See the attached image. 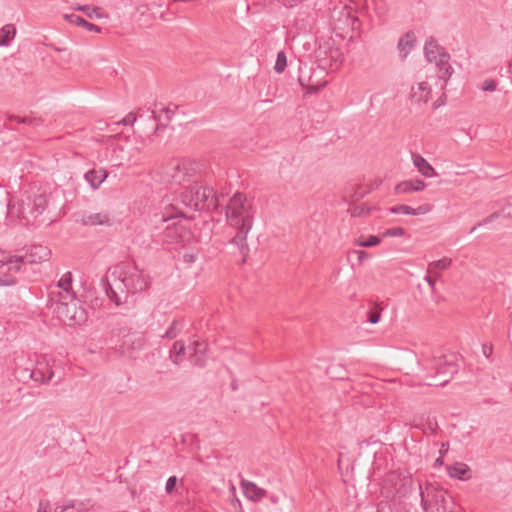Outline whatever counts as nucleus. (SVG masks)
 Instances as JSON below:
<instances>
[{
  "mask_svg": "<svg viewBox=\"0 0 512 512\" xmlns=\"http://www.w3.org/2000/svg\"><path fill=\"white\" fill-rule=\"evenodd\" d=\"M117 282L109 284L107 295L117 306L127 302L129 294L142 292L149 286V277L143 269L131 262H122L113 271Z\"/></svg>",
  "mask_w": 512,
  "mask_h": 512,
  "instance_id": "1",
  "label": "nucleus"
},
{
  "mask_svg": "<svg viewBox=\"0 0 512 512\" xmlns=\"http://www.w3.org/2000/svg\"><path fill=\"white\" fill-rule=\"evenodd\" d=\"M48 205V194L45 191L31 188L25 191L17 201L9 200L7 213L11 217H17L25 225H38L39 217Z\"/></svg>",
  "mask_w": 512,
  "mask_h": 512,
  "instance_id": "2",
  "label": "nucleus"
},
{
  "mask_svg": "<svg viewBox=\"0 0 512 512\" xmlns=\"http://www.w3.org/2000/svg\"><path fill=\"white\" fill-rule=\"evenodd\" d=\"M421 506L425 512H460L449 493L435 483L418 484Z\"/></svg>",
  "mask_w": 512,
  "mask_h": 512,
  "instance_id": "3",
  "label": "nucleus"
},
{
  "mask_svg": "<svg viewBox=\"0 0 512 512\" xmlns=\"http://www.w3.org/2000/svg\"><path fill=\"white\" fill-rule=\"evenodd\" d=\"M181 202L184 206L195 211L217 210L220 206L219 197L213 188L195 182L181 193Z\"/></svg>",
  "mask_w": 512,
  "mask_h": 512,
  "instance_id": "4",
  "label": "nucleus"
},
{
  "mask_svg": "<svg viewBox=\"0 0 512 512\" xmlns=\"http://www.w3.org/2000/svg\"><path fill=\"white\" fill-rule=\"evenodd\" d=\"M413 483L412 475L408 471H390L382 480L381 494L394 501L405 498L412 491Z\"/></svg>",
  "mask_w": 512,
  "mask_h": 512,
  "instance_id": "5",
  "label": "nucleus"
},
{
  "mask_svg": "<svg viewBox=\"0 0 512 512\" xmlns=\"http://www.w3.org/2000/svg\"><path fill=\"white\" fill-rule=\"evenodd\" d=\"M426 367L429 371L434 370V374H429V386H443L450 381L458 371L457 357L454 354L440 355L432 360H427Z\"/></svg>",
  "mask_w": 512,
  "mask_h": 512,
  "instance_id": "6",
  "label": "nucleus"
},
{
  "mask_svg": "<svg viewBox=\"0 0 512 512\" xmlns=\"http://www.w3.org/2000/svg\"><path fill=\"white\" fill-rule=\"evenodd\" d=\"M50 300L54 313L65 324L76 325L84 321V311L79 308L74 292H66L64 297L51 296Z\"/></svg>",
  "mask_w": 512,
  "mask_h": 512,
  "instance_id": "7",
  "label": "nucleus"
},
{
  "mask_svg": "<svg viewBox=\"0 0 512 512\" xmlns=\"http://www.w3.org/2000/svg\"><path fill=\"white\" fill-rule=\"evenodd\" d=\"M226 217L230 226L253 225L251 206L241 193H236L226 206Z\"/></svg>",
  "mask_w": 512,
  "mask_h": 512,
  "instance_id": "8",
  "label": "nucleus"
},
{
  "mask_svg": "<svg viewBox=\"0 0 512 512\" xmlns=\"http://www.w3.org/2000/svg\"><path fill=\"white\" fill-rule=\"evenodd\" d=\"M195 164L190 160H172L165 171L166 180L173 184H181L195 173Z\"/></svg>",
  "mask_w": 512,
  "mask_h": 512,
  "instance_id": "9",
  "label": "nucleus"
},
{
  "mask_svg": "<svg viewBox=\"0 0 512 512\" xmlns=\"http://www.w3.org/2000/svg\"><path fill=\"white\" fill-rule=\"evenodd\" d=\"M25 372L39 384H47L54 376L51 361L45 355L37 356L33 368L26 369Z\"/></svg>",
  "mask_w": 512,
  "mask_h": 512,
  "instance_id": "10",
  "label": "nucleus"
},
{
  "mask_svg": "<svg viewBox=\"0 0 512 512\" xmlns=\"http://www.w3.org/2000/svg\"><path fill=\"white\" fill-rule=\"evenodd\" d=\"M186 235V227L179 222H172L160 233V241L167 244L178 243L183 240Z\"/></svg>",
  "mask_w": 512,
  "mask_h": 512,
  "instance_id": "11",
  "label": "nucleus"
},
{
  "mask_svg": "<svg viewBox=\"0 0 512 512\" xmlns=\"http://www.w3.org/2000/svg\"><path fill=\"white\" fill-rule=\"evenodd\" d=\"M252 226L253 225H249L248 222L245 226H232L237 230V233L231 239V243L238 247L240 254L243 256L241 260L242 263L246 262V258L249 252V246L247 244L246 238Z\"/></svg>",
  "mask_w": 512,
  "mask_h": 512,
  "instance_id": "12",
  "label": "nucleus"
},
{
  "mask_svg": "<svg viewBox=\"0 0 512 512\" xmlns=\"http://www.w3.org/2000/svg\"><path fill=\"white\" fill-rule=\"evenodd\" d=\"M51 251L42 245L31 246L24 255H21L26 265L39 264L49 259Z\"/></svg>",
  "mask_w": 512,
  "mask_h": 512,
  "instance_id": "13",
  "label": "nucleus"
},
{
  "mask_svg": "<svg viewBox=\"0 0 512 512\" xmlns=\"http://www.w3.org/2000/svg\"><path fill=\"white\" fill-rule=\"evenodd\" d=\"M206 344L200 341H194L189 345L190 361L195 366L203 367L205 365Z\"/></svg>",
  "mask_w": 512,
  "mask_h": 512,
  "instance_id": "14",
  "label": "nucleus"
},
{
  "mask_svg": "<svg viewBox=\"0 0 512 512\" xmlns=\"http://www.w3.org/2000/svg\"><path fill=\"white\" fill-rule=\"evenodd\" d=\"M431 87L427 82H420L411 89V99L417 104H426L430 98Z\"/></svg>",
  "mask_w": 512,
  "mask_h": 512,
  "instance_id": "15",
  "label": "nucleus"
},
{
  "mask_svg": "<svg viewBox=\"0 0 512 512\" xmlns=\"http://www.w3.org/2000/svg\"><path fill=\"white\" fill-rule=\"evenodd\" d=\"M241 488L246 497L252 501H260L266 495V491L259 488L254 482L242 479Z\"/></svg>",
  "mask_w": 512,
  "mask_h": 512,
  "instance_id": "16",
  "label": "nucleus"
},
{
  "mask_svg": "<svg viewBox=\"0 0 512 512\" xmlns=\"http://www.w3.org/2000/svg\"><path fill=\"white\" fill-rule=\"evenodd\" d=\"M426 183L423 180H406L398 183L395 187L396 194H408L424 190Z\"/></svg>",
  "mask_w": 512,
  "mask_h": 512,
  "instance_id": "17",
  "label": "nucleus"
},
{
  "mask_svg": "<svg viewBox=\"0 0 512 512\" xmlns=\"http://www.w3.org/2000/svg\"><path fill=\"white\" fill-rule=\"evenodd\" d=\"M442 53H447L445 49L437 44V42L430 38L425 42L424 54L428 62L435 63L441 58Z\"/></svg>",
  "mask_w": 512,
  "mask_h": 512,
  "instance_id": "18",
  "label": "nucleus"
},
{
  "mask_svg": "<svg viewBox=\"0 0 512 512\" xmlns=\"http://www.w3.org/2000/svg\"><path fill=\"white\" fill-rule=\"evenodd\" d=\"M412 161L418 171L426 178L437 176L435 169L420 154L412 153Z\"/></svg>",
  "mask_w": 512,
  "mask_h": 512,
  "instance_id": "19",
  "label": "nucleus"
},
{
  "mask_svg": "<svg viewBox=\"0 0 512 512\" xmlns=\"http://www.w3.org/2000/svg\"><path fill=\"white\" fill-rule=\"evenodd\" d=\"M416 41V36L412 31H408L404 36H402L399 41L397 48L400 53V57L405 59L410 51L414 47V43Z\"/></svg>",
  "mask_w": 512,
  "mask_h": 512,
  "instance_id": "20",
  "label": "nucleus"
},
{
  "mask_svg": "<svg viewBox=\"0 0 512 512\" xmlns=\"http://www.w3.org/2000/svg\"><path fill=\"white\" fill-rule=\"evenodd\" d=\"M450 55L448 53H442L441 58L435 62L438 67V77L445 82L451 77L453 68L449 64Z\"/></svg>",
  "mask_w": 512,
  "mask_h": 512,
  "instance_id": "21",
  "label": "nucleus"
},
{
  "mask_svg": "<svg viewBox=\"0 0 512 512\" xmlns=\"http://www.w3.org/2000/svg\"><path fill=\"white\" fill-rule=\"evenodd\" d=\"M108 177V173L104 169H91L84 175L85 180L93 189H97Z\"/></svg>",
  "mask_w": 512,
  "mask_h": 512,
  "instance_id": "22",
  "label": "nucleus"
},
{
  "mask_svg": "<svg viewBox=\"0 0 512 512\" xmlns=\"http://www.w3.org/2000/svg\"><path fill=\"white\" fill-rule=\"evenodd\" d=\"M447 471L449 476L455 479L467 480L471 477V470L465 463H455L454 465H450L447 467Z\"/></svg>",
  "mask_w": 512,
  "mask_h": 512,
  "instance_id": "23",
  "label": "nucleus"
},
{
  "mask_svg": "<svg viewBox=\"0 0 512 512\" xmlns=\"http://www.w3.org/2000/svg\"><path fill=\"white\" fill-rule=\"evenodd\" d=\"M71 284H72V274H71V272H66L58 281L57 290L53 289L50 291V297L55 296V298H58L59 295L64 297V294L66 292H73L71 290Z\"/></svg>",
  "mask_w": 512,
  "mask_h": 512,
  "instance_id": "24",
  "label": "nucleus"
},
{
  "mask_svg": "<svg viewBox=\"0 0 512 512\" xmlns=\"http://www.w3.org/2000/svg\"><path fill=\"white\" fill-rule=\"evenodd\" d=\"M7 265H9L10 273H12L14 277H16L17 274H25L27 271V265L21 255L8 256Z\"/></svg>",
  "mask_w": 512,
  "mask_h": 512,
  "instance_id": "25",
  "label": "nucleus"
},
{
  "mask_svg": "<svg viewBox=\"0 0 512 512\" xmlns=\"http://www.w3.org/2000/svg\"><path fill=\"white\" fill-rule=\"evenodd\" d=\"M17 283V278L10 273L9 265H7V257L0 260V285L10 286Z\"/></svg>",
  "mask_w": 512,
  "mask_h": 512,
  "instance_id": "26",
  "label": "nucleus"
},
{
  "mask_svg": "<svg viewBox=\"0 0 512 512\" xmlns=\"http://www.w3.org/2000/svg\"><path fill=\"white\" fill-rule=\"evenodd\" d=\"M452 264V259L443 257L440 260L432 261L428 264L427 272L433 273L435 277H439V271L448 269Z\"/></svg>",
  "mask_w": 512,
  "mask_h": 512,
  "instance_id": "27",
  "label": "nucleus"
},
{
  "mask_svg": "<svg viewBox=\"0 0 512 512\" xmlns=\"http://www.w3.org/2000/svg\"><path fill=\"white\" fill-rule=\"evenodd\" d=\"M64 17L70 23L75 24L77 26H83L88 31H92V32H99L100 31V27L99 26L86 21L84 18H82V17H80V16H78L76 14H65Z\"/></svg>",
  "mask_w": 512,
  "mask_h": 512,
  "instance_id": "28",
  "label": "nucleus"
},
{
  "mask_svg": "<svg viewBox=\"0 0 512 512\" xmlns=\"http://www.w3.org/2000/svg\"><path fill=\"white\" fill-rule=\"evenodd\" d=\"M184 327L185 321L183 319H175L161 337L166 339H175L182 332Z\"/></svg>",
  "mask_w": 512,
  "mask_h": 512,
  "instance_id": "29",
  "label": "nucleus"
},
{
  "mask_svg": "<svg viewBox=\"0 0 512 512\" xmlns=\"http://www.w3.org/2000/svg\"><path fill=\"white\" fill-rule=\"evenodd\" d=\"M16 28L13 24H6L0 29V47L8 46L14 39Z\"/></svg>",
  "mask_w": 512,
  "mask_h": 512,
  "instance_id": "30",
  "label": "nucleus"
},
{
  "mask_svg": "<svg viewBox=\"0 0 512 512\" xmlns=\"http://www.w3.org/2000/svg\"><path fill=\"white\" fill-rule=\"evenodd\" d=\"M7 119L10 122L15 121L17 123L25 124V125L33 126V127L39 126V125H41L43 123L41 118H37V117H34V116L20 117V116H17V115L9 114L7 116Z\"/></svg>",
  "mask_w": 512,
  "mask_h": 512,
  "instance_id": "31",
  "label": "nucleus"
},
{
  "mask_svg": "<svg viewBox=\"0 0 512 512\" xmlns=\"http://www.w3.org/2000/svg\"><path fill=\"white\" fill-rule=\"evenodd\" d=\"M185 351H186V347L183 342H181V341L174 342V344L170 350V354H169L171 361L176 365L179 364L180 357L185 355Z\"/></svg>",
  "mask_w": 512,
  "mask_h": 512,
  "instance_id": "32",
  "label": "nucleus"
},
{
  "mask_svg": "<svg viewBox=\"0 0 512 512\" xmlns=\"http://www.w3.org/2000/svg\"><path fill=\"white\" fill-rule=\"evenodd\" d=\"M173 211L175 210V214L173 213H170L169 211L165 212V213H160V214H155L154 217H153V222L158 225L160 223L164 224V223H167V222H170L171 220H173L174 218H177V217H184V214L182 212H180L179 210H176L174 207L171 208Z\"/></svg>",
  "mask_w": 512,
  "mask_h": 512,
  "instance_id": "33",
  "label": "nucleus"
},
{
  "mask_svg": "<svg viewBox=\"0 0 512 512\" xmlns=\"http://www.w3.org/2000/svg\"><path fill=\"white\" fill-rule=\"evenodd\" d=\"M107 223H109V218L102 213L90 214L83 218V224L85 225H104Z\"/></svg>",
  "mask_w": 512,
  "mask_h": 512,
  "instance_id": "34",
  "label": "nucleus"
},
{
  "mask_svg": "<svg viewBox=\"0 0 512 512\" xmlns=\"http://www.w3.org/2000/svg\"><path fill=\"white\" fill-rule=\"evenodd\" d=\"M317 6V0H311L302 3L301 12H299L300 16L304 17H313L315 15V8Z\"/></svg>",
  "mask_w": 512,
  "mask_h": 512,
  "instance_id": "35",
  "label": "nucleus"
},
{
  "mask_svg": "<svg viewBox=\"0 0 512 512\" xmlns=\"http://www.w3.org/2000/svg\"><path fill=\"white\" fill-rule=\"evenodd\" d=\"M229 502L231 505L232 512H242V505L240 500L236 496V489L234 485H231L230 487Z\"/></svg>",
  "mask_w": 512,
  "mask_h": 512,
  "instance_id": "36",
  "label": "nucleus"
},
{
  "mask_svg": "<svg viewBox=\"0 0 512 512\" xmlns=\"http://www.w3.org/2000/svg\"><path fill=\"white\" fill-rule=\"evenodd\" d=\"M287 66V56L284 51H279L277 53V58L274 66V70L277 73H282Z\"/></svg>",
  "mask_w": 512,
  "mask_h": 512,
  "instance_id": "37",
  "label": "nucleus"
},
{
  "mask_svg": "<svg viewBox=\"0 0 512 512\" xmlns=\"http://www.w3.org/2000/svg\"><path fill=\"white\" fill-rule=\"evenodd\" d=\"M498 218H499V214H497V212L492 213L491 215H489L482 221L478 222L475 226H473L470 229L469 233L470 234L474 233L478 227L487 226L488 224L494 222Z\"/></svg>",
  "mask_w": 512,
  "mask_h": 512,
  "instance_id": "38",
  "label": "nucleus"
},
{
  "mask_svg": "<svg viewBox=\"0 0 512 512\" xmlns=\"http://www.w3.org/2000/svg\"><path fill=\"white\" fill-rule=\"evenodd\" d=\"M381 317V309L378 306H375L370 311L367 312V321L371 324H376L380 321Z\"/></svg>",
  "mask_w": 512,
  "mask_h": 512,
  "instance_id": "39",
  "label": "nucleus"
},
{
  "mask_svg": "<svg viewBox=\"0 0 512 512\" xmlns=\"http://www.w3.org/2000/svg\"><path fill=\"white\" fill-rule=\"evenodd\" d=\"M376 512H398V510L395 503L382 501L377 505Z\"/></svg>",
  "mask_w": 512,
  "mask_h": 512,
  "instance_id": "40",
  "label": "nucleus"
},
{
  "mask_svg": "<svg viewBox=\"0 0 512 512\" xmlns=\"http://www.w3.org/2000/svg\"><path fill=\"white\" fill-rule=\"evenodd\" d=\"M390 212L393 214L412 215V207L405 204L396 205L390 208Z\"/></svg>",
  "mask_w": 512,
  "mask_h": 512,
  "instance_id": "41",
  "label": "nucleus"
},
{
  "mask_svg": "<svg viewBox=\"0 0 512 512\" xmlns=\"http://www.w3.org/2000/svg\"><path fill=\"white\" fill-rule=\"evenodd\" d=\"M370 210H371L370 208L365 207L364 205H358V206H354V207L350 208L349 211H350L352 217H361L366 214H369Z\"/></svg>",
  "mask_w": 512,
  "mask_h": 512,
  "instance_id": "42",
  "label": "nucleus"
},
{
  "mask_svg": "<svg viewBox=\"0 0 512 512\" xmlns=\"http://www.w3.org/2000/svg\"><path fill=\"white\" fill-rule=\"evenodd\" d=\"M497 214H499V218L503 217L512 219V200L503 205V207L497 211Z\"/></svg>",
  "mask_w": 512,
  "mask_h": 512,
  "instance_id": "43",
  "label": "nucleus"
},
{
  "mask_svg": "<svg viewBox=\"0 0 512 512\" xmlns=\"http://www.w3.org/2000/svg\"><path fill=\"white\" fill-rule=\"evenodd\" d=\"M480 89L485 92H493L497 89V83L493 79H485L481 83Z\"/></svg>",
  "mask_w": 512,
  "mask_h": 512,
  "instance_id": "44",
  "label": "nucleus"
},
{
  "mask_svg": "<svg viewBox=\"0 0 512 512\" xmlns=\"http://www.w3.org/2000/svg\"><path fill=\"white\" fill-rule=\"evenodd\" d=\"M405 234V230L402 227H392L387 229L384 233V237H401Z\"/></svg>",
  "mask_w": 512,
  "mask_h": 512,
  "instance_id": "45",
  "label": "nucleus"
},
{
  "mask_svg": "<svg viewBox=\"0 0 512 512\" xmlns=\"http://www.w3.org/2000/svg\"><path fill=\"white\" fill-rule=\"evenodd\" d=\"M76 9L83 11L89 18H92L94 14L97 17L99 16V14H98L99 8H97V7H90L88 5H79Z\"/></svg>",
  "mask_w": 512,
  "mask_h": 512,
  "instance_id": "46",
  "label": "nucleus"
},
{
  "mask_svg": "<svg viewBox=\"0 0 512 512\" xmlns=\"http://www.w3.org/2000/svg\"><path fill=\"white\" fill-rule=\"evenodd\" d=\"M432 210V205L429 204H423L418 206L417 208H412V215L418 216V215H425L429 213Z\"/></svg>",
  "mask_w": 512,
  "mask_h": 512,
  "instance_id": "47",
  "label": "nucleus"
},
{
  "mask_svg": "<svg viewBox=\"0 0 512 512\" xmlns=\"http://www.w3.org/2000/svg\"><path fill=\"white\" fill-rule=\"evenodd\" d=\"M380 238L378 236L371 235L365 241H362L359 245L361 247H373L380 243Z\"/></svg>",
  "mask_w": 512,
  "mask_h": 512,
  "instance_id": "48",
  "label": "nucleus"
},
{
  "mask_svg": "<svg viewBox=\"0 0 512 512\" xmlns=\"http://www.w3.org/2000/svg\"><path fill=\"white\" fill-rule=\"evenodd\" d=\"M177 477L176 476H170L167 481H166V485H165V492L167 494H171L175 487H176V484H177Z\"/></svg>",
  "mask_w": 512,
  "mask_h": 512,
  "instance_id": "49",
  "label": "nucleus"
},
{
  "mask_svg": "<svg viewBox=\"0 0 512 512\" xmlns=\"http://www.w3.org/2000/svg\"><path fill=\"white\" fill-rule=\"evenodd\" d=\"M137 120V116L135 113L130 112L126 115L121 121L118 122V124L121 125H132Z\"/></svg>",
  "mask_w": 512,
  "mask_h": 512,
  "instance_id": "50",
  "label": "nucleus"
},
{
  "mask_svg": "<svg viewBox=\"0 0 512 512\" xmlns=\"http://www.w3.org/2000/svg\"><path fill=\"white\" fill-rule=\"evenodd\" d=\"M432 275H433V273H428L427 272V274L424 277V280L428 283V285L430 286L431 290L434 291L435 290V285H436V279Z\"/></svg>",
  "mask_w": 512,
  "mask_h": 512,
  "instance_id": "51",
  "label": "nucleus"
},
{
  "mask_svg": "<svg viewBox=\"0 0 512 512\" xmlns=\"http://www.w3.org/2000/svg\"><path fill=\"white\" fill-rule=\"evenodd\" d=\"M326 82L318 83V84H307V88L309 92H317L319 89L324 87Z\"/></svg>",
  "mask_w": 512,
  "mask_h": 512,
  "instance_id": "52",
  "label": "nucleus"
},
{
  "mask_svg": "<svg viewBox=\"0 0 512 512\" xmlns=\"http://www.w3.org/2000/svg\"><path fill=\"white\" fill-rule=\"evenodd\" d=\"M37 512H50V506L49 503L46 501H40L39 503V509Z\"/></svg>",
  "mask_w": 512,
  "mask_h": 512,
  "instance_id": "53",
  "label": "nucleus"
},
{
  "mask_svg": "<svg viewBox=\"0 0 512 512\" xmlns=\"http://www.w3.org/2000/svg\"><path fill=\"white\" fill-rule=\"evenodd\" d=\"M482 352H483L484 356L488 358L492 354V346H490L488 344H483Z\"/></svg>",
  "mask_w": 512,
  "mask_h": 512,
  "instance_id": "54",
  "label": "nucleus"
},
{
  "mask_svg": "<svg viewBox=\"0 0 512 512\" xmlns=\"http://www.w3.org/2000/svg\"><path fill=\"white\" fill-rule=\"evenodd\" d=\"M163 111H164V112H165V114H166V118H167V120H170V119H171V117H172V114L174 113V111H173V110H171L169 107L164 108V109H163Z\"/></svg>",
  "mask_w": 512,
  "mask_h": 512,
  "instance_id": "55",
  "label": "nucleus"
},
{
  "mask_svg": "<svg viewBox=\"0 0 512 512\" xmlns=\"http://www.w3.org/2000/svg\"><path fill=\"white\" fill-rule=\"evenodd\" d=\"M66 509L67 506L56 505V507L54 508V512H64Z\"/></svg>",
  "mask_w": 512,
  "mask_h": 512,
  "instance_id": "56",
  "label": "nucleus"
},
{
  "mask_svg": "<svg viewBox=\"0 0 512 512\" xmlns=\"http://www.w3.org/2000/svg\"><path fill=\"white\" fill-rule=\"evenodd\" d=\"M359 260L362 261L366 253L364 251H359Z\"/></svg>",
  "mask_w": 512,
  "mask_h": 512,
  "instance_id": "57",
  "label": "nucleus"
},
{
  "mask_svg": "<svg viewBox=\"0 0 512 512\" xmlns=\"http://www.w3.org/2000/svg\"><path fill=\"white\" fill-rule=\"evenodd\" d=\"M152 117H153V119H154L155 121H159V119H158V117H157V115L155 114V112H154V111L152 112Z\"/></svg>",
  "mask_w": 512,
  "mask_h": 512,
  "instance_id": "58",
  "label": "nucleus"
},
{
  "mask_svg": "<svg viewBox=\"0 0 512 512\" xmlns=\"http://www.w3.org/2000/svg\"><path fill=\"white\" fill-rule=\"evenodd\" d=\"M185 258H187V260L191 261L193 259V256L191 255H185Z\"/></svg>",
  "mask_w": 512,
  "mask_h": 512,
  "instance_id": "59",
  "label": "nucleus"
},
{
  "mask_svg": "<svg viewBox=\"0 0 512 512\" xmlns=\"http://www.w3.org/2000/svg\"><path fill=\"white\" fill-rule=\"evenodd\" d=\"M185 258H187V260L191 261L193 259V256L191 255H185Z\"/></svg>",
  "mask_w": 512,
  "mask_h": 512,
  "instance_id": "60",
  "label": "nucleus"
},
{
  "mask_svg": "<svg viewBox=\"0 0 512 512\" xmlns=\"http://www.w3.org/2000/svg\"><path fill=\"white\" fill-rule=\"evenodd\" d=\"M429 430H431V433H433V432L435 431V427H433V425L431 424V425L429 426Z\"/></svg>",
  "mask_w": 512,
  "mask_h": 512,
  "instance_id": "61",
  "label": "nucleus"
},
{
  "mask_svg": "<svg viewBox=\"0 0 512 512\" xmlns=\"http://www.w3.org/2000/svg\"><path fill=\"white\" fill-rule=\"evenodd\" d=\"M509 68H510V71L512 72V60L510 61Z\"/></svg>",
  "mask_w": 512,
  "mask_h": 512,
  "instance_id": "62",
  "label": "nucleus"
}]
</instances>
